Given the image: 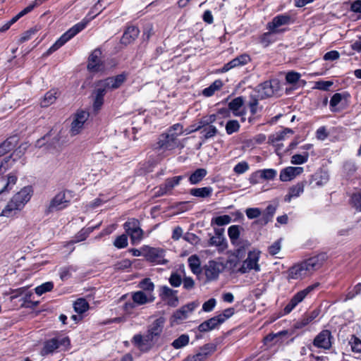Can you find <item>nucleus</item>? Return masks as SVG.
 I'll use <instances>...</instances> for the list:
<instances>
[{"label": "nucleus", "mask_w": 361, "mask_h": 361, "mask_svg": "<svg viewBox=\"0 0 361 361\" xmlns=\"http://www.w3.org/2000/svg\"><path fill=\"white\" fill-rule=\"evenodd\" d=\"M250 61V56L248 54L244 53L225 63L221 68L216 71V73H224L228 72L231 69L247 65Z\"/></svg>", "instance_id": "4468645a"}, {"label": "nucleus", "mask_w": 361, "mask_h": 361, "mask_svg": "<svg viewBox=\"0 0 361 361\" xmlns=\"http://www.w3.org/2000/svg\"><path fill=\"white\" fill-rule=\"evenodd\" d=\"M178 291L174 290L166 286H161L159 290V297L164 301H166L168 305L176 307L178 303V298L176 295Z\"/></svg>", "instance_id": "6ab92c4d"}, {"label": "nucleus", "mask_w": 361, "mask_h": 361, "mask_svg": "<svg viewBox=\"0 0 361 361\" xmlns=\"http://www.w3.org/2000/svg\"><path fill=\"white\" fill-rule=\"evenodd\" d=\"M293 331L289 330H283L276 334L271 333L267 335L264 339L263 342L264 345H269L272 342L275 344L278 342L283 343L284 341L283 338L287 337L288 336H291Z\"/></svg>", "instance_id": "b1692460"}, {"label": "nucleus", "mask_w": 361, "mask_h": 361, "mask_svg": "<svg viewBox=\"0 0 361 361\" xmlns=\"http://www.w3.org/2000/svg\"><path fill=\"white\" fill-rule=\"evenodd\" d=\"M216 350L215 344L207 343L200 348L197 353L188 356L183 361H206Z\"/></svg>", "instance_id": "dca6fc26"}, {"label": "nucleus", "mask_w": 361, "mask_h": 361, "mask_svg": "<svg viewBox=\"0 0 361 361\" xmlns=\"http://www.w3.org/2000/svg\"><path fill=\"white\" fill-rule=\"evenodd\" d=\"M195 307L196 305L194 302H190L174 312L170 318L171 326L179 324L186 319L188 317V313L192 312Z\"/></svg>", "instance_id": "f3484780"}, {"label": "nucleus", "mask_w": 361, "mask_h": 361, "mask_svg": "<svg viewBox=\"0 0 361 361\" xmlns=\"http://www.w3.org/2000/svg\"><path fill=\"white\" fill-rule=\"evenodd\" d=\"M38 31V29L35 27H31L30 29L24 32L21 37L18 39L19 44H23L28 40H30L32 35H35Z\"/></svg>", "instance_id": "864d4df0"}, {"label": "nucleus", "mask_w": 361, "mask_h": 361, "mask_svg": "<svg viewBox=\"0 0 361 361\" xmlns=\"http://www.w3.org/2000/svg\"><path fill=\"white\" fill-rule=\"evenodd\" d=\"M165 322L166 319L164 317H159L148 326L145 335V340L147 343H150L152 346L155 344L162 334Z\"/></svg>", "instance_id": "1a4fd4ad"}, {"label": "nucleus", "mask_w": 361, "mask_h": 361, "mask_svg": "<svg viewBox=\"0 0 361 361\" xmlns=\"http://www.w3.org/2000/svg\"><path fill=\"white\" fill-rule=\"evenodd\" d=\"M114 245L118 249H123L128 246V235L125 233L118 235L114 241Z\"/></svg>", "instance_id": "3c124183"}, {"label": "nucleus", "mask_w": 361, "mask_h": 361, "mask_svg": "<svg viewBox=\"0 0 361 361\" xmlns=\"http://www.w3.org/2000/svg\"><path fill=\"white\" fill-rule=\"evenodd\" d=\"M142 256L147 262L155 264L165 265L168 264L169 260L164 258L166 251L163 248L144 245L142 247Z\"/></svg>", "instance_id": "6e6552de"}, {"label": "nucleus", "mask_w": 361, "mask_h": 361, "mask_svg": "<svg viewBox=\"0 0 361 361\" xmlns=\"http://www.w3.org/2000/svg\"><path fill=\"white\" fill-rule=\"evenodd\" d=\"M184 178L183 176H176L171 178H168L165 180V181L162 183V185L165 188V189L169 192L171 193L173 189L178 185L180 181Z\"/></svg>", "instance_id": "f704fd0d"}, {"label": "nucleus", "mask_w": 361, "mask_h": 361, "mask_svg": "<svg viewBox=\"0 0 361 361\" xmlns=\"http://www.w3.org/2000/svg\"><path fill=\"white\" fill-rule=\"evenodd\" d=\"M276 32H272L269 30L268 32H264L262 34L259 38V43L264 47H267L269 46L271 43L274 42L276 41V38L274 37V34Z\"/></svg>", "instance_id": "a19ab883"}, {"label": "nucleus", "mask_w": 361, "mask_h": 361, "mask_svg": "<svg viewBox=\"0 0 361 361\" xmlns=\"http://www.w3.org/2000/svg\"><path fill=\"white\" fill-rule=\"evenodd\" d=\"M66 193H71L70 190H63L57 193L50 201L45 209V214H49L54 210H62L66 208L71 203L70 200L66 199Z\"/></svg>", "instance_id": "9d476101"}, {"label": "nucleus", "mask_w": 361, "mask_h": 361, "mask_svg": "<svg viewBox=\"0 0 361 361\" xmlns=\"http://www.w3.org/2000/svg\"><path fill=\"white\" fill-rule=\"evenodd\" d=\"M32 189L30 187H25L15 194L11 200L8 202L4 209L1 211L0 216L6 217H13L16 212L20 211L25 204L30 200L32 196Z\"/></svg>", "instance_id": "7ed1b4c3"}, {"label": "nucleus", "mask_w": 361, "mask_h": 361, "mask_svg": "<svg viewBox=\"0 0 361 361\" xmlns=\"http://www.w3.org/2000/svg\"><path fill=\"white\" fill-rule=\"evenodd\" d=\"M88 117L89 113L82 109H79L74 114L70 130L71 135H76L81 132Z\"/></svg>", "instance_id": "ddd939ff"}, {"label": "nucleus", "mask_w": 361, "mask_h": 361, "mask_svg": "<svg viewBox=\"0 0 361 361\" xmlns=\"http://www.w3.org/2000/svg\"><path fill=\"white\" fill-rule=\"evenodd\" d=\"M132 262L130 259H124L115 263L114 265V269L116 271H123L130 268Z\"/></svg>", "instance_id": "13d9d810"}, {"label": "nucleus", "mask_w": 361, "mask_h": 361, "mask_svg": "<svg viewBox=\"0 0 361 361\" xmlns=\"http://www.w3.org/2000/svg\"><path fill=\"white\" fill-rule=\"evenodd\" d=\"M276 212V207L271 204L268 205L264 211L262 215L256 221V223L261 226H265L271 221Z\"/></svg>", "instance_id": "7c9ffc66"}, {"label": "nucleus", "mask_w": 361, "mask_h": 361, "mask_svg": "<svg viewBox=\"0 0 361 361\" xmlns=\"http://www.w3.org/2000/svg\"><path fill=\"white\" fill-rule=\"evenodd\" d=\"M293 130L290 128H286L283 131L278 132L276 134L269 136L268 142L273 145H279V142L284 140L286 137L287 133H292Z\"/></svg>", "instance_id": "4c0bfd02"}, {"label": "nucleus", "mask_w": 361, "mask_h": 361, "mask_svg": "<svg viewBox=\"0 0 361 361\" xmlns=\"http://www.w3.org/2000/svg\"><path fill=\"white\" fill-rule=\"evenodd\" d=\"M25 291V288L22 287L17 289H12L10 288L8 292H6L4 295H11L10 296V300L13 302L15 299L18 298V297L21 296Z\"/></svg>", "instance_id": "4d7b16f0"}, {"label": "nucleus", "mask_w": 361, "mask_h": 361, "mask_svg": "<svg viewBox=\"0 0 361 361\" xmlns=\"http://www.w3.org/2000/svg\"><path fill=\"white\" fill-rule=\"evenodd\" d=\"M17 144L16 136L10 137L0 144V152L2 156L13 150Z\"/></svg>", "instance_id": "473e14b6"}, {"label": "nucleus", "mask_w": 361, "mask_h": 361, "mask_svg": "<svg viewBox=\"0 0 361 361\" xmlns=\"http://www.w3.org/2000/svg\"><path fill=\"white\" fill-rule=\"evenodd\" d=\"M319 315V311L314 310L310 312H306L300 319L295 323V329L305 328L309 324L314 320Z\"/></svg>", "instance_id": "393cba45"}, {"label": "nucleus", "mask_w": 361, "mask_h": 361, "mask_svg": "<svg viewBox=\"0 0 361 361\" xmlns=\"http://www.w3.org/2000/svg\"><path fill=\"white\" fill-rule=\"evenodd\" d=\"M123 228L127 235L130 238L131 244L137 245L143 238L144 231L140 227V222L137 219H128L123 224Z\"/></svg>", "instance_id": "423d86ee"}, {"label": "nucleus", "mask_w": 361, "mask_h": 361, "mask_svg": "<svg viewBox=\"0 0 361 361\" xmlns=\"http://www.w3.org/2000/svg\"><path fill=\"white\" fill-rule=\"evenodd\" d=\"M169 281L171 286L177 288L181 285L182 279L180 275L175 271L171 273Z\"/></svg>", "instance_id": "680f3d73"}, {"label": "nucleus", "mask_w": 361, "mask_h": 361, "mask_svg": "<svg viewBox=\"0 0 361 361\" xmlns=\"http://www.w3.org/2000/svg\"><path fill=\"white\" fill-rule=\"evenodd\" d=\"M293 178V166H288L280 173V179L282 181L290 180Z\"/></svg>", "instance_id": "5fc2aeb1"}, {"label": "nucleus", "mask_w": 361, "mask_h": 361, "mask_svg": "<svg viewBox=\"0 0 361 361\" xmlns=\"http://www.w3.org/2000/svg\"><path fill=\"white\" fill-rule=\"evenodd\" d=\"M154 297L147 298L146 294L142 291L135 292L133 295V300L138 305H145L147 302H153Z\"/></svg>", "instance_id": "ea45409f"}, {"label": "nucleus", "mask_w": 361, "mask_h": 361, "mask_svg": "<svg viewBox=\"0 0 361 361\" xmlns=\"http://www.w3.org/2000/svg\"><path fill=\"white\" fill-rule=\"evenodd\" d=\"M71 345V340L68 336L63 337L61 339L58 338H53L47 340L44 343L43 348L41 350L40 354L42 356L51 354L55 350L58 349L61 345L68 346Z\"/></svg>", "instance_id": "f8f14e48"}, {"label": "nucleus", "mask_w": 361, "mask_h": 361, "mask_svg": "<svg viewBox=\"0 0 361 361\" xmlns=\"http://www.w3.org/2000/svg\"><path fill=\"white\" fill-rule=\"evenodd\" d=\"M351 202L353 207L361 212V192L354 193L351 197Z\"/></svg>", "instance_id": "774afa93"}, {"label": "nucleus", "mask_w": 361, "mask_h": 361, "mask_svg": "<svg viewBox=\"0 0 361 361\" xmlns=\"http://www.w3.org/2000/svg\"><path fill=\"white\" fill-rule=\"evenodd\" d=\"M189 194L200 199L209 198L213 194V188L210 186L192 188L190 189Z\"/></svg>", "instance_id": "c756f323"}, {"label": "nucleus", "mask_w": 361, "mask_h": 361, "mask_svg": "<svg viewBox=\"0 0 361 361\" xmlns=\"http://www.w3.org/2000/svg\"><path fill=\"white\" fill-rule=\"evenodd\" d=\"M102 51L99 48L94 49L88 57L87 70L90 73H99L105 70V62L102 59Z\"/></svg>", "instance_id": "9b49d317"}, {"label": "nucleus", "mask_w": 361, "mask_h": 361, "mask_svg": "<svg viewBox=\"0 0 361 361\" xmlns=\"http://www.w3.org/2000/svg\"><path fill=\"white\" fill-rule=\"evenodd\" d=\"M315 184L318 186L326 184L329 180V175L326 172H320L314 175Z\"/></svg>", "instance_id": "052dcab7"}, {"label": "nucleus", "mask_w": 361, "mask_h": 361, "mask_svg": "<svg viewBox=\"0 0 361 361\" xmlns=\"http://www.w3.org/2000/svg\"><path fill=\"white\" fill-rule=\"evenodd\" d=\"M94 227H84L80 230L74 236L73 239L70 240L68 244L73 245L85 240L90 233L93 232Z\"/></svg>", "instance_id": "2f4dec72"}, {"label": "nucleus", "mask_w": 361, "mask_h": 361, "mask_svg": "<svg viewBox=\"0 0 361 361\" xmlns=\"http://www.w3.org/2000/svg\"><path fill=\"white\" fill-rule=\"evenodd\" d=\"M35 8V6H27L17 15L13 16L10 20L7 21L2 26L0 27V32H4L7 31L11 26L16 23L21 17L31 12Z\"/></svg>", "instance_id": "cd10ccee"}, {"label": "nucleus", "mask_w": 361, "mask_h": 361, "mask_svg": "<svg viewBox=\"0 0 361 361\" xmlns=\"http://www.w3.org/2000/svg\"><path fill=\"white\" fill-rule=\"evenodd\" d=\"M21 157V152L16 150L10 156L5 157L0 164V174H3L6 170L11 168Z\"/></svg>", "instance_id": "a878e982"}, {"label": "nucleus", "mask_w": 361, "mask_h": 361, "mask_svg": "<svg viewBox=\"0 0 361 361\" xmlns=\"http://www.w3.org/2000/svg\"><path fill=\"white\" fill-rule=\"evenodd\" d=\"M281 83L278 79H271L259 84L255 87L257 96L261 99L279 94Z\"/></svg>", "instance_id": "0eeeda50"}, {"label": "nucleus", "mask_w": 361, "mask_h": 361, "mask_svg": "<svg viewBox=\"0 0 361 361\" xmlns=\"http://www.w3.org/2000/svg\"><path fill=\"white\" fill-rule=\"evenodd\" d=\"M129 73L123 71L120 74L99 80L95 83L94 90L92 109L98 113L104 103V96L109 91L119 89L128 80Z\"/></svg>", "instance_id": "f257e3e1"}, {"label": "nucleus", "mask_w": 361, "mask_h": 361, "mask_svg": "<svg viewBox=\"0 0 361 361\" xmlns=\"http://www.w3.org/2000/svg\"><path fill=\"white\" fill-rule=\"evenodd\" d=\"M319 286V283H315L295 294V306H296L297 304L301 302L311 292L315 290Z\"/></svg>", "instance_id": "72a5a7b5"}, {"label": "nucleus", "mask_w": 361, "mask_h": 361, "mask_svg": "<svg viewBox=\"0 0 361 361\" xmlns=\"http://www.w3.org/2000/svg\"><path fill=\"white\" fill-rule=\"evenodd\" d=\"M249 169V164L247 162L243 161L238 163L233 168V171L235 174L240 175L245 173Z\"/></svg>", "instance_id": "e2e57ef3"}, {"label": "nucleus", "mask_w": 361, "mask_h": 361, "mask_svg": "<svg viewBox=\"0 0 361 361\" xmlns=\"http://www.w3.org/2000/svg\"><path fill=\"white\" fill-rule=\"evenodd\" d=\"M231 221V217L229 215L225 214L213 217L211 221V224H216L217 226H224L230 224Z\"/></svg>", "instance_id": "09e8293b"}, {"label": "nucleus", "mask_w": 361, "mask_h": 361, "mask_svg": "<svg viewBox=\"0 0 361 361\" xmlns=\"http://www.w3.org/2000/svg\"><path fill=\"white\" fill-rule=\"evenodd\" d=\"M140 34V30L137 26L129 25L124 30L123 34L120 39L121 44L128 46L135 42Z\"/></svg>", "instance_id": "aec40b11"}, {"label": "nucleus", "mask_w": 361, "mask_h": 361, "mask_svg": "<svg viewBox=\"0 0 361 361\" xmlns=\"http://www.w3.org/2000/svg\"><path fill=\"white\" fill-rule=\"evenodd\" d=\"M207 174V171L205 169H197L189 176V182L192 185L198 184L203 180Z\"/></svg>", "instance_id": "e433bc0d"}, {"label": "nucleus", "mask_w": 361, "mask_h": 361, "mask_svg": "<svg viewBox=\"0 0 361 361\" xmlns=\"http://www.w3.org/2000/svg\"><path fill=\"white\" fill-rule=\"evenodd\" d=\"M333 336L329 330L322 331L314 339L315 347L328 350L331 347Z\"/></svg>", "instance_id": "a211bd4d"}, {"label": "nucleus", "mask_w": 361, "mask_h": 361, "mask_svg": "<svg viewBox=\"0 0 361 361\" xmlns=\"http://www.w3.org/2000/svg\"><path fill=\"white\" fill-rule=\"evenodd\" d=\"M139 287L145 291L152 292L154 290V284L150 279L145 278L140 282Z\"/></svg>", "instance_id": "bf43d9fd"}, {"label": "nucleus", "mask_w": 361, "mask_h": 361, "mask_svg": "<svg viewBox=\"0 0 361 361\" xmlns=\"http://www.w3.org/2000/svg\"><path fill=\"white\" fill-rule=\"evenodd\" d=\"M219 273V264L214 260L209 261L208 264L204 267V274L209 281L216 279Z\"/></svg>", "instance_id": "c85d7f7f"}, {"label": "nucleus", "mask_w": 361, "mask_h": 361, "mask_svg": "<svg viewBox=\"0 0 361 361\" xmlns=\"http://www.w3.org/2000/svg\"><path fill=\"white\" fill-rule=\"evenodd\" d=\"M183 126L176 123L171 126L166 133L159 136L154 149L158 150H172L178 147V137L182 134Z\"/></svg>", "instance_id": "20e7f679"}, {"label": "nucleus", "mask_w": 361, "mask_h": 361, "mask_svg": "<svg viewBox=\"0 0 361 361\" xmlns=\"http://www.w3.org/2000/svg\"><path fill=\"white\" fill-rule=\"evenodd\" d=\"M240 126L237 120H229L226 124V132L231 135L240 130Z\"/></svg>", "instance_id": "8fccbe9b"}, {"label": "nucleus", "mask_w": 361, "mask_h": 361, "mask_svg": "<svg viewBox=\"0 0 361 361\" xmlns=\"http://www.w3.org/2000/svg\"><path fill=\"white\" fill-rule=\"evenodd\" d=\"M32 296V293L30 292L25 293V295L19 300V301L21 302L20 307L34 309L37 307L39 305V301H32L31 300Z\"/></svg>", "instance_id": "c9c22d12"}, {"label": "nucleus", "mask_w": 361, "mask_h": 361, "mask_svg": "<svg viewBox=\"0 0 361 361\" xmlns=\"http://www.w3.org/2000/svg\"><path fill=\"white\" fill-rule=\"evenodd\" d=\"M209 246L226 247V243L225 239H221L220 237L212 236L208 242Z\"/></svg>", "instance_id": "69168bd1"}, {"label": "nucleus", "mask_w": 361, "mask_h": 361, "mask_svg": "<svg viewBox=\"0 0 361 361\" xmlns=\"http://www.w3.org/2000/svg\"><path fill=\"white\" fill-rule=\"evenodd\" d=\"M244 105V99L242 96L237 97L232 99L228 104V110L231 111L235 116H243L246 114Z\"/></svg>", "instance_id": "5701e85b"}, {"label": "nucleus", "mask_w": 361, "mask_h": 361, "mask_svg": "<svg viewBox=\"0 0 361 361\" xmlns=\"http://www.w3.org/2000/svg\"><path fill=\"white\" fill-rule=\"evenodd\" d=\"M18 180L17 176L14 173H10L7 176V180L5 185L0 190V195L8 192L12 187L16 183Z\"/></svg>", "instance_id": "37998d69"}, {"label": "nucleus", "mask_w": 361, "mask_h": 361, "mask_svg": "<svg viewBox=\"0 0 361 361\" xmlns=\"http://www.w3.org/2000/svg\"><path fill=\"white\" fill-rule=\"evenodd\" d=\"M190 338L188 334H182L176 338L171 343L175 349H180L189 343Z\"/></svg>", "instance_id": "c03bdc74"}, {"label": "nucleus", "mask_w": 361, "mask_h": 361, "mask_svg": "<svg viewBox=\"0 0 361 361\" xmlns=\"http://www.w3.org/2000/svg\"><path fill=\"white\" fill-rule=\"evenodd\" d=\"M259 259V253L255 251H250L247 258L243 261L242 266L239 268L238 271L241 274H245L252 269L259 271L260 267L258 264Z\"/></svg>", "instance_id": "2eb2a0df"}, {"label": "nucleus", "mask_w": 361, "mask_h": 361, "mask_svg": "<svg viewBox=\"0 0 361 361\" xmlns=\"http://www.w3.org/2000/svg\"><path fill=\"white\" fill-rule=\"evenodd\" d=\"M348 343L353 353H361V340L358 337L355 335L351 336Z\"/></svg>", "instance_id": "de8ad7c7"}, {"label": "nucleus", "mask_w": 361, "mask_h": 361, "mask_svg": "<svg viewBox=\"0 0 361 361\" xmlns=\"http://www.w3.org/2000/svg\"><path fill=\"white\" fill-rule=\"evenodd\" d=\"M259 172L260 173V176L265 180H272L276 175V171L272 169H264Z\"/></svg>", "instance_id": "338daca9"}, {"label": "nucleus", "mask_w": 361, "mask_h": 361, "mask_svg": "<svg viewBox=\"0 0 361 361\" xmlns=\"http://www.w3.org/2000/svg\"><path fill=\"white\" fill-rule=\"evenodd\" d=\"M56 99V92L54 90H49L44 94L43 99L41 101V106L47 107L54 103Z\"/></svg>", "instance_id": "79ce46f5"}, {"label": "nucleus", "mask_w": 361, "mask_h": 361, "mask_svg": "<svg viewBox=\"0 0 361 361\" xmlns=\"http://www.w3.org/2000/svg\"><path fill=\"white\" fill-rule=\"evenodd\" d=\"M322 264L323 260L319 256H314L295 264V279H302L308 276L319 269Z\"/></svg>", "instance_id": "39448f33"}, {"label": "nucleus", "mask_w": 361, "mask_h": 361, "mask_svg": "<svg viewBox=\"0 0 361 361\" xmlns=\"http://www.w3.org/2000/svg\"><path fill=\"white\" fill-rule=\"evenodd\" d=\"M133 343L139 348H141L143 345H147L148 347V350L152 348L150 343H147L145 341V336H142L141 334H135L133 338Z\"/></svg>", "instance_id": "6e6d98bb"}, {"label": "nucleus", "mask_w": 361, "mask_h": 361, "mask_svg": "<svg viewBox=\"0 0 361 361\" xmlns=\"http://www.w3.org/2000/svg\"><path fill=\"white\" fill-rule=\"evenodd\" d=\"M101 0H98L97 2L91 8L88 16H90V19H82L80 22L75 24L73 27L68 29L65 33H63L60 38L48 49L47 52L52 53L65 44L68 41L74 37L77 34L83 30L87 25L90 20L94 18L102 11L106 8L105 6H102Z\"/></svg>", "instance_id": "f03ea898"}, {"label": "nucleus", "mask_w": 361, "mask_h": 361, "mask_svg": "<svg viewBox=\"0 0 361 361\" xmlns=\"http://www.w3.org/2000/svg\"><path fill=\"white\" fill-rule=\"evenodd\" d=\"M290 18L288 16L278 15L274 17L272 20L267 24V28L272 32H281L284 29H279L281 25L288 24Z\"/></svg>", "instance_id": "412c9836"}, {"label": "nucleus", "mask_w": 361, "mask_h": 361, "mask_svg": "<svg viewBox=\"0 0 361 361\" xmlns=\"http://www.w3.org/2000/svg\"><path fill=\"white\" fill-rule=\"evenodd\" d=\"M75 271V269L71 267H62L60 269L59 276L62 281H66L71 276V271Z\"/></svg>", "instance_id": "0e129e2a"}, {"label": "nucleus", "mask_w": 361, "mask_h": 361, "mask_svg": "<svg viewBox=\"0 0 361 361\" xmlns=\"http://www.w3.org/2000/svg\"><path fill=\"white\" fill-rule=\"evenodd\" d=\"M88 309L89 303L84 298H80L74 303V310L78 314H82Z\"/></svg>", "instance_id": "49530a36"}, {"label": "nucleus", "mask_w": 361, "mask_h": 361, "mask_svg": "<svg viewBox=\"0 0 361 361\" xmlns=\"http://www.w3.org/2000/svg\"><path fill=\"white\" fill-rule=\"evenodd\" d=\"M243 228L238 225H232L228 229V235L232 245L236 244L240 238V230Z\"/></svg>", "instance_id": "58836bf2"}, {"label": "nucleus", "mask_w": 361, "mask_h": 361, "mask_svg": "<svg viewBox=\"0 0 361 361\" xmlns=\"http://www.w3.org/2000/svg\"><path fill=\"white\" fill-rule=\"evenodd\" d=\"M219 133L218 129L215 126L210 125L203 129L200 130V147L204 144L208 140L215 137Z\"/></svg>", "instance_id": "bb28decb"}, {"label": "nucleus", "mask_w": 361, "mask_h": 361, "mask_svg": "<svg viewBox=\"0 0 361 361\" xmlns=\"http://www.w3.org/2000/svg\"><path fill=\"white\" fill-rule=\"evenodd\" d=\"M54 284L52 281H47L43 283L42 284L37 286L35 288V293L37 295H42L45 293L49 292L52 290L54 288Z\"/></svg>", "instance_id": "a18cd8bd"}, {"label": "nucleus", "mask_w": 361, "mask_h": 361, "mask_svg": "<svg viewBox=\"0 0 361 361\" xmlns=\"http://www.w3.org/2000/svg\"><path fill=\"white\" fill-rule=\"evenodd\" d=\"M221 324H223L222 320L219 315H216L201 323L197 327V330L200 333L207 332L219 328Z\"/></svg>", "instance_id": "4be33fe9"}, {"label": "nucleus", "mask_w": 361, "mask_h": 361, "mask_svg": "<svg viewBox=\"0 0 361 361\" xmlns=\"http://www.w3.org/2000/svg\"><path fill=\"white\" fill-rule=\"evenodd\" d=\"M189 266L190 267L191 271L194 274H197L200 272V263L199 258L192 255L188 258Z\"/></svg>", "instance_id": "603ef678"}]
</instances>
